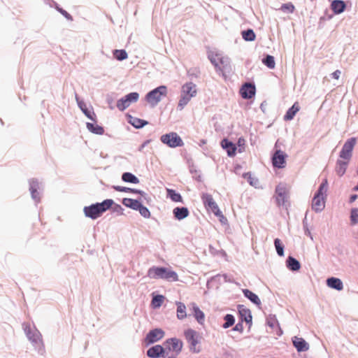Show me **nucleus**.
I'll use <instances>...</instances> for the list:
<instances>
[{
    "mask_svg": "<svg viewBox=\"0 0 358 358\" xmlns=\"http://www.w3.org/2000/svg\"><path fill=\"white\" fill-rule=\"evenodd\" d=\"M114 203L112 199H106L101 203H96L84 208V213L87 217L92 219H96L101 215L109 209Z\"/></svg>",
    "mask_w": 358,
    "mask_h": 358,
    "instance_id": "f257e3e1",
    "label": "nucleus"
},
{
    "mask_svg": "<svg viewBox=\"0 0 358 358\" xmlns=\"http://www.w3.org/2000/svg\"><path fill=\"white\" fill-rule=\"evenodd\" d=\"M148 276L152 279H164L169 281H178V275L174 271L164 267L152 266L148 271Z\"/></svg>",
    "mask_w": 358,
    "mask_h": 358,
    "instance_id": "f03ea898",
    "label": "nucleus"
},
{
    "mask_svg": "<svg viewBox=\"0 0 358 358\" xmlns=\"http://www.w3.org/2000/svg\"><path fill=\"white\" fill-rule=\"evenodd\" d=\"M327 180L325 179L320 185L317 192L314 196L312 201V208L317 212L321 211L325 206V198L327 191Z\"/></svg>",
    "mask_w": 358,
    "mask_h": 358,
    "instance_id": "7ed1b4c3",
    "label": "nucleus"
},
{
    "mask_svg": "<svg viewBox=\"0 0 358 358\" xmlns=\"http://www.w3.org/2000/svg\"><path fill=\"white\" fill-rule=\"evenodd\" d=\"M184 335L189 345L190 350L193 352H200L199 344L200 343L201 336L194 329H188L185 331Z\"/></svg>",
    "mask_w": 358,
    "mask_h": 358,
    "instance_id": "20e7f679",
    "label": "nucleus"
},
{
    "mask_svg": "<svg viewBox=\"0 0 358 358\" xmlns=\"http://www.w3.org/2000/svg\"><path fill=\"white\" fill-rule=\"evenodd\" d=\"M167 94V88L166 86L162 85L150 92L146 95V100L151 106H155L163 96Z\"/></svg>",
    "mask_w": 358,
    "mask_h": 358,
    "instance_id": "39448f33",
    "label": "nucleus"
},
{
    "mask_svg": "<svg viewBox=\"0 0 358 358\" xmlns=\"http://www.w3.org/2000/svg\"><path fill=\"white\" fill-rule=\"evenodd\" d=\"M160 140L170 148L181 147L184 145L182 138L176 132L164 134L161 136Z\"/></svg>",
    "mask_w": 358,
    "mask_h": 358,
    "instance_id": "423d86ee",
    "label": "nucleus"
},
{
    "mask_svg": "<svg viewBox=\"0 0 358 358\" xmlns=\"http://www.w3.org/2000/svg\"><path fill=\"white\" fill-rule=\"evenodd\" d=\"M356 143L357 139L355 137L347 140L340 152L339 159L350 162L352 155V150Z\"/></svg>",
    "mask_w": 358,
    "mask_h": 358,
    "instance_id": "0eeeda50",
    "label": "nucleus"
},
{
    "mask_svg": "<svg viewBox=\"0 0 358 358\" xmlns=\"http://www.w3.org/2000/svg\"><path fill=\"white\" fill-rule=\"evenodd\" d=\"M138 98H139L138 93H137V92L129 93L117 101V107L120 110L123 111L124 110L127 108L131 105V103L136 102L138 101Z\"/></svg>",
    "mask_w": 358,
    "mask_h": 358,
    "instance_id": "6e6552de",
    "label": "nucleus"
},
{
    "mask_svg": "<svg viewBox=\"0 0 358 358\" xmlns=\"http://www.w3.org/2000/svg\"><path fill=\"white\" fill-rule=\"evenodd\" d=\"M201 199L206 208L211 210L215 215H220L221 214V211L210 194L206 193L203 194Z\"/></svg>",
    "mask_w": 358,
    "mask_h": 358,
    "instance_id": "1a4fd4ad",
    "label": "nucleus"
},
{
    "mask_svg": "<svg viewBox=\"0 0 358 358\" xmlns=\"http://www.w3.org/2000/svg\"><path fill=\"white\" fill-rule=\"evenodd\" d=\"M165 346L174 352L175 355H178L182 350L183 343L180 339L172 338L166 341Z\"/></svg>",
    "mask_w": 358,
    "mask_h": 358,
    "instance_id": "9d476101",
    "label": "nucleus"
},
{
    "mask_svg": "<svg viewBox=\"0 0 358 358\" xmlns=\"http://www.w3.org/2000/svg\"><path fill=\"white\" fill-rule=\"evenodd\" d=\"M286 157L287 155L282 151L280 150H277L272 157L273 166L278 169L285 168L286 165Z\"/></svg>",
    "mask_w": 358,
    "mask_h": 358,
    "instance_id": "9b49d317",
    "label": "nucleus"
},
{
    "mask_svg": "<svg viewBox=\"0 0 358 358\" xmlns=\"http://www.w3.org/2000/svg\"><path fill=\"white\" fill-rule=\"evenodd\" d=\"M164 336V331L161 329L151 330L146 336L145 342L147 345L155 343Z\"/></svg>",
    "mask_w": 358,
    "mask_h": 358,
    "instance_id": "f8f14e48",
    "label": "nucleus"
},
{
    "mask_svg": "<svg viewBox=\"0 0 358 358\" xmlns=\"http://www.w3.org/2000/svg\"><path fill=\"white\" fill-rule=\"evenodd\" d=\"M287 194V190L285 185L280 184L275 188V199L278 205H283Z\"/></svg>",
    "mask_w": 358,
    "mask_h": 358,
    "instance_id": "ddd939ff",
    "label": "nucleus"
},
{
    "mask_svg": "<svg viewBox=\"0 0 358 358\" xmlns=\"http://www.w3.org/2000/svg\"><path fill=\"white\" fill-rule=\"evenodd\" d=\"M181 92L192 99L196 95V86L192 82L187 83L182 86Z\"/></svg>",
    "mask_w": 358,
    "mask_h": 358,
    "instance_id": "4468645a",
    "label": "nucleus"
},
{
    "mask_svg": "<svg viewBox=\"0 0 358 358\" xmlns=\"http://www.w3.org/2000/svg\"><path fill=\"white\" fill-rule=\"evenodd\" d=\"M240 93L243 98L250 99L255 94V87L250 83H245L241 87Z\"/></svg>",
    "mask_w": 358,
    "mask_h": 358,
    "instance_id": "2eb2a0df",
    "label": "nucleus"
},
{
    "mask_svg": "<svg viewBox=\"0 0 358 358\" xmlns=\"http://www.w3.org/2000/svg\"><path fill=\"white\" fill-rule=\"evenodd\" d=\"M292 342L298 352H305L309 349L308 344L302 338L294 336L292 339Z\"/></svg>",
    "mask_w": 358,
    "mask_h": 358,
    "instance_id": "dca6fc26",
    "label": "nucleus"
},
{
    "mask_svg": "<svg viewBox=\"0 0 358 358\" xmlns=\"http://www.w3.org/2000/svg\"><path fill=\"white\" fill-rule=\"evenodd\" d=\"M192 313L194 317L196 320V321L200 324H203L205 321V315L203 312L199 308V306L195 303H192L191 304Z\"/></svg>",
    "mask_w": 358,
    "mask_h": 358,
    "instance_id": "f3484780",
    "label": "nucleus"
},
{
    "mask_svg": "<svg viewBox=\"0 0 358 358\" xmlns=\"http://www.w3.org/2000/svg\"><path fill=\"white\" fill-rule=\"evenodd\" d=\"M349 162H350L341 159L337 160L335 171L338 176L341 177L345 174Z\"/></svg>",
    "mask_w": 358,
    "mask_h": 358,
    "instance_id": "a211bd4d",
    "label": "nucleus"
},
{
    "mask_svg": "<svg viewBox=\"0 0 358 358\" xmlns=\"http://www.w3.org/2000/svg\"><path fill=\"white\" fill-rule=\"evenodd\" d=\"M164 352V348L159 345H156L150 348L147 351V355L151 358H157L162 355Z\"/></svg>",
    "mask_w": 358,
    "mask_h": 358,
    "instance_id": "6ab92c4d",
    "label": "nucleus"
},
{
    "mask_svg": "<svg viewBox=\"0 0 358 358\" xmlns=\"http://www.w3.org/2000/svg\"><path fill=\"white\" fill-rule=\"evenodd\" d=\"M221 145L223 148L227 150L229 156L233 157L236 155V147L233 143L229 141L227 139H223L221 142Z\"/></svg>",
    "mask_w": 358,
    "mask_h": 358,
    "instance_id": "aec40b11",
    "label": "nucleus"
},
{
    "mask_svg": "<svg viewBox=\"0 0 358 358\" xmlns=\"http://www.w3.org/2000/svg\"><path fill=\"white\" fill-rule=\"evenodd\" d=\"M327 285L328 287L341 291L343 289V285L342 281L337 278H329L327 280Z\"/></svg>",
    "mask_w": 358,
    "mask_h": 358,
    "instance_id": "412c9836",
    "label": "nucleus"
},
{
    "mask_svg": "<svg viewBox=\"0 0 358 358\" xmlns=\"http://www.w3.org/2000/svg\"><path fill=\"white\" fill-rule=\"evenodd\" d=\"M345 3L343 1L341 0H334L332 1L331 7L332 10L336 14L341 13L344 11L345 8Z\"/></svg>",
    "mask_w": 358,
    "mask_h": 358,
    "instance_id": "4be33fe9",
    "label": "nucleus"
},
{
    "mask_svg": "<svg viewBox=\"0 0 358 358\" xmlns=\"http://www.w3.org/2000/svg\"><path fill=\"white\" fill-rule=\"evenodd\" d=\"M300 106L298 102H296L293 106L287 111L284 116L285 120H291L294 118L295 115L299 111Z\"/></svg>",
    "mask_w": 358,
    "mask_h": 358,
    "instance_id": "5701e85b",
    "label": "nucleus"
},
{
    "mask_svg": "<svg viewBox=\"0 0 358 358\" xmlns=\"http://www.w3.org/2000/svg\"><path fill=\"white\" fill-rule=\"evenodd\" d=\"M173 214L176 219L180 220L187 217L189 215V210L185 207H177L173 209Z\"/></svg>",
    "mask_w": 358,
    "mask_h": 358,
    "instance_id": "b1692460",
    "label": "nucleus"
},
{
    "mask_svg": "<svg viewBox=\"0 0 358 358\" xmlns=\"http://www.w3.org/2000/svg\"><path fill=\"white\" fill-rule=\"evenodd\" d=\"M176 305L177 306V318L178 320H183L187 317L186 306L185 305L180 301H176Z\"/></svg>",
    "mask_w": 358,
    "mask_h": 358,
    "instance_id": "393cba45",
    "label": "nucleus"
},
{
    "mask_svg": "<svg viewBox=\"0 0 358 358\" xmlns=\"http://www.w3.org/2000/svg\"><path fill=\"white\" fill-rule=\"evenodd\" d=\"M122 203L127 207H129L133 210H137L141 207V203L138 200L124 198L122 200Z\"/></svg>",
    "mask_w": 358,
    "mask_h": 358,
    "instance_id": "a878e982",
    "label": "nucleus"
},
{
    "mask_svg": "<svg viewBox=\"0 0 358 358\" xmlns=\"http://www.w3.org/2000/svg\"><path fill=\"white\" fill-rule=\"evenodd\" d=\"M76 99L78 101V104L80 107V108L82 110V111L85 113V115L92 120L94 121L96 115L94 112H91L89 110L85 105V103L83 101H78V97L76 96Z\"/></svg>",
    "mask_w": 358,
    "mask_h": 358,
    "instance_id": "bb28decb",
    "label": "nucleus"
},
{
    "mask_svg": "<svg viewBox=\"0 0 358 358\" xmlns=\"http://www.w3.org/2000/svg\"><path fill=\"white\" fill-rule=\"evenodd\" d=\"M287 266L290 270L294 271H299L301 267L299 262L292 257H288L287 260Z\"/></svg>",
    "mask_w": 358,
    "mask_h": 358,
    "instance_id": "cd10ccee",
    "label": "nucleus"
},
{
    "mask_svg": "<svg viewBox=\"0 0 358 358\" xmlns=\"http://www.w3.org/2000/svg\"><path fill=\"white\" fill-rule=\"evenodd\" d=\"M243 292L245 296L249 299L254 303L257 305H259L261 303V301L258 296L253 293L252 292H251L250 290L245 289H243Z\"/></svg>",
    "mask_w": 358,
    "mask_h": 358,
    "instance_id": "c85d7f7f",
    "label": "nucleus"
},
{
    "mask_svg": "<svg viewBox=\"0 0 358 358\" xmlns=\"http://www.w3.org/2000/svg\"><path fill=\"white\" fill-rule=\"evenodd\" d=\"M238 311L242 320H245L247 323L252 322V317L250 311L248 309L243 308V306H239Z\"/></svg>",
    "mask_w": 358,
    "mask_h": 358,
    "instance_id": "c756f323",
    "label": "nucleus"
},
{
    "mask_svg": "<svg viewBox=\"0 0 358 358\" xmlns=\"http://www.w3.org/2000/svg\"><path fill=\"white\" fill-rule=\"evenodd\" d=\"M219 63H220L219 71L224 72L226 71H229L231 69L229 61L227 58L221 56Z\"/></svg>",
    "mask_w": 358,
    "mask_h": 358,
    "instance_id": "7c9ffc66",
    "label": "nucleus"
},
{
    "mask_svg": "<svg viewBox=\"0 0 358 358\" xmlns=\"http://www.w3.org/2000/svg\"><path fill=\"white\" fill-rule=\"evenodd\" d=\"M86 126L89 131H90L91 132L94 133L96 134L101 135V134H103L104 132L103 128L97 124H94L92 123L87 122Z\"/></svg>",
    "mask_w": 358,
    "mask_h": 358,
    "instance_id": "2f4dec72",
    "label": "nucleus"
},
{
    "mask_svg": "<svg viewBox=\"0 0 358 358\" xmlns=\"http://www.w3.org/2000/svg\"><path fill=\"white\" fill-rule=\"evenodd\" d=\"M122 179L123 181L127 182H131L134 184H137L139 182V180L137 177L133 175L131 173L126 172L122 174Z\"/></svg>",
    "mask_w": 358,
    "mask_h": 358,
    "instance_id": "473e14b6",
    "label": "nucleus"
},
{
    "mask_svg": "<svg viewBox=\"0 0 358 358\" xmlns=\"http://www.w3.org/2000/svg\"><path fill=\"white\" fill-rule=\"evenodd\" d=\"M166 192H167L168 196L170 197V199L173 201L182 202V199L181 195L179 193L176 192L175 190L171 189H167Z\"/></svg>",
    "mask_w": 358,
    "mask_h": 358,
    "instance_id": "72a5a7b5",
    "label": "nucleus"
},
{
    "mask_svg": "<svg viewBox=\"0 0 358 358\" xmlns=\"http://www.w3.org/2000/svg\"><path fill=\"white\" fill-rule=\"evenodd\" d=\"M113 189H115L116 191L122 192H131V193L140 194L141 195L145 194V193L141 190L131 189L129 187H121V186H113Z\"/></svg>",
    "mask_w": 358,
    "mask_h": 358,
    "instance_id": "f704fd0d",
    "label": "nucleus"
},
{
    "mask_svg": "<svg viewBox=\"0 0 358 358\" xmlns=\"http://www.w3.org/2000/svg\"><path fill=\"white\" fill-rule=\"evenodd\" d=\"M190 100H191L190 97H189L186 95H184L181 92L180 98V100L178 103V108L180 110H182L185 108V106L190 101Z\"/></svg>",
    "mask_w": 358,
    "mask_h": 358,
    "instance_id": "c9c22d12",
    "label": "nucleus"
},
{
    "mask_svg": "<svg viewBox=\"0 0 358 358\" xmlns=\"http://www.w3.org/2000/svg\"><path fill=\"white\" fill-rule=\"evenodd\" d=\"M113 56L119 61L126 59L128 57V55L124 50H115L113 51Z\"/></svg>",
    "mask_w": 358,
    "mask_h": 358,
    "instance_id": "e433bc0d",
    "label": "nucleus"
},
{
    "mask_svg": "<svg viewBox=\"0 0 358 358\" xmlns=\"http://www.w3.org/2000/svg\"><path fill=\"white\" fill-rule=\"evenodd\" d=\"M129 122L136 128H141L148 124L146 121L137 117H131Z\"/></svg>",
    "mask_w": 358,
    "mask_h": 358,
    "instance_id": "4c0bfd02",
    "label": "nucleus"
},
{
    "mask_svg": "<svg viewBox=\"0 0 358 358\" xmlns=\"http://www.w3.org/2000/svg\"><path fill=\"white\" fill-rule=\"evenodd\" d=\"M164 299V296L162 295H157L152 298V306L154 308H159Z\"/></svg>",
    "mask_w": 358,
    "mask_h": 358,
    "instance_id": "58836bf2",
    "label": "nucleus"
},
{
    "mask_svg": "<svg viewBox=\"0 0 358 358\" xmlns=\"http://www.w3.org/2000/svg\"><path fill=\"white\" fill-rule=\"evenodd\" d=\"M242 36L245 41H252L255 39V34L252 29L243 31Z\"/></svg>",
    "mask_w": 358,
    "mask_h": 358,
    "instance_id": "ea45409f",
    "label": "nucleus"
},
{
    "mask_svg": "<svg viewBox=\"0 0 358 358\" xmlns=\"http://www.w3.org/2000/svg\"><path fill=\"white\" fill-rule=\"evenodd\" d=\"M274 245L276 249L278 255L280 257L284 255V247L279 238H275L274 241Z\"/></svg>",
    "mask_w": 358,
    "mask_h": 358,
    "instance_id": "a19ab883",
    "label": "nucleus"
},
{
    "mask_svg": "<svg viewBox=\"0 0 358 358\" xmlns=\"http://www.w3.org/2000/svg\"><path fill=\"white\" fill-rule=\"evenodd\" d=\"M280 10L284 13H293L295 10V7L291 2H289L283 3L281 6Z\"/></svg>",
    "mask_w": 358,
    "mask_h": 358,
    "instance_id": "79ce46f5",
    "label": "nucleus"
},
{
    "mask_svg": "<svg viewBox=\"0 0 358 358\" xmlns=\"http://www.w3.org/2000/svg\"><path fill=\"white\" fill-rule=\"evenodd\" d=\"M263 63L268 66L269 69H274L275 66L274 57L271 55H267L265 59H263Z\"/></svg>",
    "mask_w": 358,
    "mask_h": 358,
    "instance_id": "37998d69",
    "label": "nucleus"
},
{
    "mask_svg": "<svg viewBox=\"0 0 358 358\" xmlns=\"http://www.w3.org/2000/svg\"><path fill=\"white\" fill-rule=\"evenodd\" d=\"M224 320H225V322L222 325V327L224 329H227V328H229V327H231L234 324V321H235L234 316L232 315H229V314H227L224 317Z\"/></svg>",
    "mask_w": 358,
    "mask_h": 358,
    "instance_id": "c03bdc74",
    "label": "nucleus"
},
{
    "mask_svg": "<svg viewBox=\"0 0 358 358\" xmlns=\"http://www.w3.org/2000/svg\"><path fill=\"white\" fill-rule=\"evenodd\" d=\"M137 210H138L140 214L145 218H149L151 215L150 212L148 209V208L143 206L142 204H141V207L139 208H138Z\"/></svg>",
    "mask_w": 358,
    "mask_h": 358,
    "instance_id": "a18cd8bd",
    "label": "nucleus"
},
{
    "mask_svg": "<svg viewBox=\"0 0 358 358\" xmlns=\"http://www.w3.org/2000/svg\"><path fill=\"white\" fill-rule=\"evenodd\" d=\"M36 187H37V184L36 183L33 182V183L31 184L30 191H31V196H32V197L34 199H39V196H38L39 194L37 192Z\"/></svg>",
    "mask_w": 358,
    "mask_h": 358,
    "instance_id": "49530a36",
    "label": "nucleus"
},
{
    "mask_svg": "<svg viewBox=\"0 0 358 358\" xmlns=\"http://www.w3.org/2000/svg\"><path fill=\"white\" fill-rule=\"evenodd\" d=\"M162 356L163 358H176L178 357V355H175L174 352H171V350L166 347L164 348V352Z\"/></svg>",
    "mask_w": 358,
    "mask_h": 358,
    "instance_id": "de8ad7c7",
    "label": "nucleus"
},
{
    "mask_svg": "<svg viewBox=\"0 0 358 358\" xmlns=\"http://www.w3.org/2000/svg\"><path fill=\"white\" fill-rule=\"evenodd\" d=\"M220 55L216 54L214 56L210 57V62L214 64L215 68L219 71L220 69Z\"/></svg>",
    "mask_w": 358,
    "mask_h": 358,
    "instance_id": "09e8293b",
    "label": "nucleus"
},
{
    "mask_svg": "<svg viewBox=\"0 0 358 358\" xmlns=\"http://www.w3.org/2000/svg\"><path fill=\"white\" fill-rule=\"evenodd\" d=\"M243 178H246L248 181L250 182V184L252 186H255L257 183V180L252 178L250 173H245L243 175Z\"/></svg>",
    "mask_w": 358,
    "mask_h": 358,
    "instance_id": "8fccbe9b",
    "label": "nucleus"
},
{
    "mask_svg": "<svg viewBox=\"0 0 358 358\" xmlns=\"http://www.w3.org/2000/svg\"><path fill=\"white\" fill-rule=\"evenodd\" d=\"M350 219L353 224L358 222V208L352 209Z\"/></svg>",
    "mask_w": 358,
    "mask_h": 358,
    "instance_id": "3c124183",
    "label": "nucleus"
},
{
    "mask_svg": "<svg viewBox=\"0 0 358 358\" xmlns=\"http://www.w3.org/2000/svg\"><path fill=\"white\" fill-rule=\"evenodd\" d=\"M58 10L68 20H72L71 15L66 10H63L62 8H58Z\"/></svg>",
    "mask_w": 358,
    "mask_h": 358,
    "instance_id": "603ef678",
    "label": "nucleus"
},
{
    "mask_svg": "<svg viewBox=\"0 0 358 358\" xmlns=\"http://www.w3.org/2000/svg\"><path fill=\"white\" fill-rule=\"evenodd\" d=\"M340 75H341V71L339 70H336L334 72L332 73L331 76L332 77L336 79V80H338L340 77Z\"/></svg>",
    "mask_w": 358,
    "mask_h": 358,
    "instance_id": "864d4df0",
    "label": "nucleus"
},
{
    "mask_svg": "<svg viewBox=\"0 0 358 358\" xmlns=\"http://www.w3.org/2000/svg\"><path fill=\"white\" fill-rule=\"evenodd\" d=\"M357 198V194H354V195H352L350 198V201L352 203V202H354Z\"/></svg>",
    "mask_w": 358,
    "mask_h": 358,
    "instance_id": "5fc2aeb1",
    "label": "nucleus"
},
{
    "mask_svg": "<svg viewBox=\"0 0 358 358\" xmlns=\"http://www.w3.org/2000/svg\"><path fill=\"white\" fill-rule=\"evenodd\" d=\"M116 208H117V211H120L121 213L123 210L122 208L120 205H117Z\"/></svg>",
    "mask_w": 358,
    "mask_h": 358,
    "instance_id": "6e6d98bb",
    "label": "nucleus"
},
{
    "mask_svg": "<svg viewBox=\"0 0 358 358\" xmlns=\"http://www.w3.org/2000/svg\"><path fill=\"white\" fill-rule=\"evenodd\" d=\"M242 142H243V143L244 142V139H243V138H239V139H238V144H239V145H240V144H242Z\"/></svg>",
    "mask_w": 358,
    "mask_h": 358,
    "instance_id": "4d7b16f0",
    "label": "nucleus"
},
{
    "mask_svg": "<svg viewBox=\"0 0 358 358\" xmlns=\"http://www.w3.org/2000/svg\"><path fill=\"white\" fill-rule=\"evenodd\" d=\"M24 331L26 332L27 335L29 336V338L31 339V338L29 336V333L27 331V329H24Z\"/></svg>",
    "mask_w": 358,
    "mask_h": 358,
    "instance_id": "13d9d810",
    "label": "nucleus"
},
{
    "mask_svg": "<svg viewBox=\"0 0 358 358\" xmlns=\"http://www.w3.org/2000/svg\"><path fill=\"white\" fill-rule=\"evenodd\" d=\"M357 174H358V171H357Z\"/></svg>",
    "mask_w": 358,
    "mask_h": 358,
    "instance_id": "bf43d9fd",
    "label": "nucleus"
}]
</instances>
